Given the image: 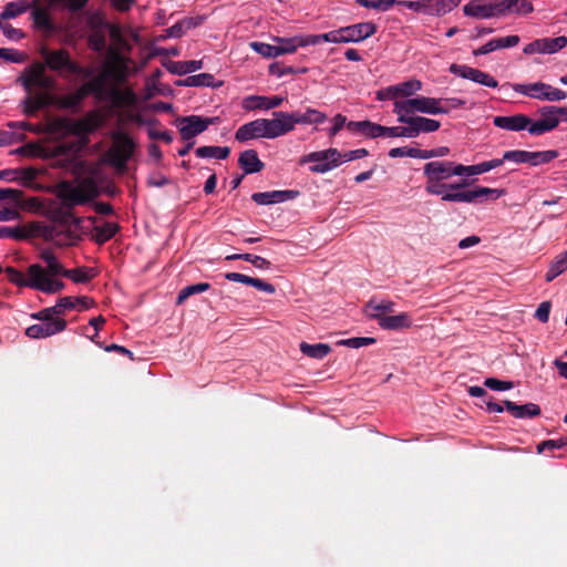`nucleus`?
I'll return each mask as SVG.
<instances>
[{
    "label": "nucleus",
    "instance_id": "obj_29",
    "mask_svg": "<svg viewBox=\"0 0 567 567\" xmlns=\"http://www.w3.org/2000/svg\"><path fill=\"white\" fill-rule=\"evenodd\" d=\"M120 230V226L116 223L105 221L103 225L94 226L93 238L96 244L103 245L110 239H112L116 233Z\"/></svg>",
    "mask_w": 567,
    "mask_h": 567
},
{
    "label": "nucleus",
    "instance_id": "obj_5",
    "mask_svg": "<svg viewBox=\"0 0 567 567\" xmlns=\"http://www.w3.org/2000/svg\"><path fill=\"white\" fill-rule=\"evenodd\" d=\"M415 112L431 115L447 114L449 107L443 106V99L427 96H416L394 102L393 113L413 114Z\"/></svg>",
    "mask_w": 567,
    "mask_h": 567
},
{
    "label": "nucleus",
    "instance_id": "obj_57",
    "mask_svg": "<svg viewBox=\"0 0 567 567\" xmlns=\"http://www.w3.org/2000/svg\"><path fill=\"white\" fill-rule=\"evenodd\" d=\"M53 307L44 308L40 310L39 312L32 313V318L40 320L42 322H52V321H59L63 320L62 318H58L55 312H52Z\"/></svg>",
    "mask_w": 567,
    "mask_h": 567
},
{
    "label": "nucleus",
    "instance_id": "obj_22",
    "mask_svg": "<svg viewBox=\"0 0 567 567\" xmlns=\"http://www.w3.org/2000/svg\"><path fill=\"white\" fill-rule=\"evenodd\" d=\"M450 166L451 161L429 162L423 167V174L426 179L442 182L451 177Z\"/></svg>",
    "mask_w": 567,
    "mask_h": 567
},
{
    "label": "nucleus",
    "instance_id": "obj_56",
    "mask_svg": "<svg viewBox=\"0 0 567 567\" xmlns=\"http://www.w3.org/2000/svg\"><path fill=\"white\" fill-rule=\"evenodd\" d=\"M484 385L494 391H505L513 388V382L502 381L495 378H487L484 381Z\"/></svg>",
    "mask_w": 567,
    "mask_h": 567
},
{
    "label": "nucleus",
    "instance_id": "obj_33",
    "mask_svg": "<svg viewBox=\"0 0 567 567\" xmlns=\"http://www.w3.org/2000/svg\"><path fill=\"white\" fill-rule=\"evenodd\" d=\"M41 259L45 262L44 271L48 275L61 276L65 269L56 256L51 250H43L40 255Z\"/></svg>",
    "mask_w": 567,
    "mask_h": 567
},
{
    "label": "nucleus",
    "instance_id": "obj_28",
    "mask_svg": "<svg viewBox=\"0 0 567 567\" xmlns=\"http://www.w3.org/2000/svg\"><path fill=\"white\" fill-rule=\"evenodd\" d=\"M32 268H33V264L28 267L25 274H23L22 271L16 269L13 267H7L4 271H6L7 277L10 282H12L19 287H28V288L32 289V280H33Z\"/></svg>",
    "mask_w": 567,
    "mask_h": 567
},
{
    "label": "nucleus",
    "instance_id": "obj_1",
    "mask_svg": "<svg viewBox=\"0 0 567 567\" xmlns=\"http://www.w3.org/2000/svg\"><path fill=\"white\" fill-rule=\"evenodd\" d=\"M40 55L43 62L35 61L31 63L17 79V83L27 93L22 101L23 113L27 116H33L39 111L53 104L52 91L55 90L56 81L53 76L47 74V69L59 73L63 71L69 73L73 62L65 49L50 50L42 47Z\"/></svg>",
    "mask_w": 567,
    "mask_h": 567
},
{
    "label": "nucleus",
    "instance_id": "obj_55",
    "mask_svg": "<svg viewBox=\"0 0 567 567\" xmlns=\"http://www.w3.org/2000/svg\"><path fill=\"white\" fill-rule=\"evenodd\" d=\"M23 193L14 188H0V202L9 199L12 203L19 204L22 199Z\"/></svg>",
    "mask_w": 567,
    "mask_h": 567
},
{
    "label": "nucleus",
    "instance_id": "obj_46",
    "mask_svg": "<svg viewBox=\"0 0 567 567\" xmlns=\"http://www.w3.org/2000/svg\"><path fill=\"white\" fill-rule=\"evenodd\" d=\"M250 47L265 58H277L279 56L278 48L276 44H267L264 42H251Z\"/></svg>",
    "mask_w": 567,
    "mask_h": 567
},
{
    "label": "nucleus",
    "instance_id": "obj_54",
    "mask_svg": "<svg viewBox=\"0 0 567 567\" xmlns=\"http://www.w3.org/2000/svg\"><path fill=\"white\" fill-rule=\"evenodd\" d=\"M505 162H513L516 164H527V151L513 150L504 153Z\"/></svg>",
    "mask_w": 567,
    "mask_h": 567
},
{
    "label": "nucleus",
    "instance_id": "obj_34",
    "mask_svg": "<svg viewBox=\"0 0 567 567\" xmlns=\"http://www.w3.org/2000/svg\"><path fill=\"white\" fill-rule=\"evenodd\" d=\"M567 270V250L563 254L558 255L549 266L548 271L546 272L545 279L547 282L553 281L559 275Z\"/></svg>",
    "mask_w": 567,
    "mask_h": 567
},
{
    "label": "nucleus",
    "instance_id": "obj_62",
    "mask_svg": "<svg viewBox=\"0 0 567 567\" xmlns=\"http://www.w3.org/2000/svg\"><path fill=\"white\" fill-rule=\"evenodd\" d=\"M561 447H564V442H563L561 437L558 440H546V441L540 442L537 445V453H543L545 451H553L555 449H561Z\"/></svg>",
    "mask_w": 567,
    "mask_h": 567
},
{
    "label": "nucleus",
    "instance_id": "obj_9",
    "mask_svg": "<svg viewBox=\"0 0 567 567\" xmlns=\"http://www.w3.org/2000/svg\"><path fill=\"white\" fill-rule=\"evenodd\" d=\"M181 124L179 134L184 141H189L208 128L209 125L217 124L219 117H203L199 115H188L178 118Z\"/></svg>",
    "mask_w": 567,
    "mask_h": 567
},
{
    "label": "nucleus",
    "instance_id": "obj_61",
    "mask_svg": "<svg viewBox=\"0 0 567 567\" xmlns=\"http://www.w3.org/2000/svg\"><path fill=\"white\" fill-rule=\"evenodd\" d=\"M248 286H251V287H254L260 291H264L266 293H269V295H272L276 291V288L274 285H271L267 281H264L259 278L250 277Z\"/></svg>",
    "mask_w": 567,
    "mask_h": 567
},
{
    "label": "nucleus",
    "instance_id": "obj_27",
    "mask_svg": "<svg viewBox=\"0 0 567 567\" xmlns=\"http://www.w3.org/2000/svg\"><path fill=\"white\" fill-rule=\"evenodd\" d=\"M164 66L173 74L184 75L200 70L203 68V61H168L164 63Z\"/></svg>",
    "mask_w": 567,
    "mask_h": 567
},
{
    "label": "nucleus",
    "instance_id": "obj_60",
    "mask_svg": "<svg viewBox=\"0 0 567 567\" xmlns=\"http://www.w3.org/2000/svg\"><path fill=\"white\" fill-rule=\"evenodd\" d=\"M248 286H251V287H254L260 291H264L266 293H269V295H272L276 291V288L274 285H271L267 281H264L259 278L250 277Z\"/></svg>",
    "mask_w": 567,
    "mask_h": 567
},
{
    "label": "nucleus",
    "instance_id": "obj_50",
    "mask_svg": "<svg viewBox=\"0 0 567 567\" xmlns=\"http://www.w3.org/2000/svg\"><path fill=\"white\" fill-rule=\"evenodd\" d=\"M361 135L368 138H377L380 136H384V126L365 120Z\"/></svg>",
    "mask_w": 567,
    "mask_h": 567
},
{
    "label": "nucleus",
    "instance_id": "obj_18",
    "mask_svg": "<svg viewBox=\"0 0 567 567\" xmlns=\"http://www.w3.org/2000/svg\"><path fill=\"white\" fill-rule=\"evenodd\" d=\"M299 190L293 189L260 192L254 193L251 195V199L258 205H271L295 199L296 197L299 196Z\"/></svg>",
    "mask_w": 567,
    "mask_h": 567
},
{
    "label": "nucleus",
    "instance_id": "obj_25",
    "mask_svg": "<svg viewBox=\"0 0 567 567\" xmlns=\"http://www.w3.org/2000/svg\"><path fill=\"white\" fill-rule=\"evenodd\" d=\"M293 126L296 124H321L327 115L316 109L308 107L305 112L296 111L290 113Z\"/></svg>",
    "mask_w": 567,
    "mask_h": 567
},
{
    "label": "nucleus",
    "instance_id": "obj_7",
    "mask_svg": "<svg viewBox=\"0 0 567 567\" xmlns=\"http://www.w3.org/2000/svg\"><path fill=\"white\" fill-rule=\"evenodd\" d=\"M135 150L133 140L126 134H117L114 143L107 152L109 163L117 171L125 172L127 162Z\"/></svg>",
    "mask_w": 567,
    "mask_h": 567
},
{
    "label": "nucleus",
    "instance_id": "obj_49",
    "mask_svg": "<svg viewBox=\"0 0 567 567\" xmlns=\"http://www.w3.org/2000/svg\"><path fill=\"white\" fill-rule=\"evenodd\" d=\"M385 137H408L413 138L410 125L402 126H384Z\"/></svg>",
    "mask_w": 567,
    "mask_h": 567
},
{
    "label": "nucleus",
    "instance_id": "obj_35",
    "mask_svg": "<svg viewBox=\"0 0 567 567\" xmlns=\"http://www.w3.org/2000/svg\"><path fill=\"white\" fill-rule=\"evenodd\" d=\"M300 351L307 357L323 359L331 352V347L327 343L310 344L307 342H301Z\"/></svg>",
    "mask_w": 567,
    "mask_h": 567
},
{
    "label": "nucleus",
    "instance_id": "obj_64",
    "mask_svg": "<svg viewBox=\"0 0 567 567\" xmlns=\"http://www.w3.org/2000/svg\"><path fill=\"white\" fill-rule=\"evenodd\" d=\"M550 307L549 301L542 302L535 312V318L540 322L546 323L549 319Z\"/></svg>",
    "mask_w": 567,
    "mask_h": 567
},
{
    "label": "nucleus",
    "instance_id": "obj_26",
    "mask_svg": "<svg viewBox=\"0 0 567 567\" xmlns=\"http://www.w3.org/2000/svg\"><path fill=\"white\" fill-rule=\"evenodd\" d=\"M463 12L465 16L476 19H488L494 17L491 2L483 3L481 0H472L466 3L463 8Z\"/></svg>",
    "mask_w": 567,
    "mask_h": 567
},
{
    "label": "nucleus",
    "instance_id": "obj_4",
    "mask_svg": "<svg viewBox=\"0 0 567 567\" xmlns=\"http://www.w3.org/2000/svg\"><path fill=\"white\" fill-rule=\"evenodd\" d=\"M100 195L97 185L92 179H85L79 186H72L68 182L59 185L58 197L63 207L72 210L78 205H84Z\"/></svg>",
    "mask_w": 567,
    "mask_h": 567
},
{
    "label": "nucleus",
    "instance_id": "obj_53",
    "mask_svg": "<svg viewBox=\"0 0 567 567\" xmlns=\"http://www.w3.org/2000/svg\"><path fill=\"white\" fill-rule=\"evenodd\" d=\"M243 260L252 264L258 269H269L271 267V262L266 258L249 252L244 254Z\"/></svg>",
    "mask_w": 567,
    "mask_h": 567
},
{
    "label": "nucleus",
    "instance_id": "obj_3",
    "mask_svg": "<svg viewBox=\"0 0 567 567\" xmlns=\"http://www.w3.org/2000/svg\"><path fill=\"white\" fill-rule=\"evenodd\" d=\"M425 190L431 195H442V200L454 203H483L486 200H496L505 195L504 189L488 188L477 186L465 192H446V184L441 181L426 179Z\"/></svg>",
    "mask_w": 567,
    "mask_h": 567
},
{
    "label": "nucleus",
    "instance_id": "obj_37",
    "mask_svg": "<svg viewBox=\"0 0 567 567\" xmlns=\"http://www.w3.org/2000/svg\"><path fill=\"white\" fill-rule=\"evenodd\" d=\"M558 156V152L555 150L528 152L527 151V164L537 166L540 164H547Z\"/></svg>",
    "mask_w": 567,
    "mask_h": 567
},
{
    "label": "nucleus",
    "instance_id": "obj_40",
    "mask_svg": "<svg viewBox=\"0 0 567 567\" xmlns=\"http://www.w3.org/2000/svg\"><path fill=\"white\" fill-rule=\"evenodd\" d=\"M544 54H553L567 47V37L542 38Z\"/></svg>",
    "mask_w": 567,
    "mask_h": 567
},
{
    "label": "nucleus",
    "instance_id": "obj_59",
    "mask_svg": "<svg viewBox=\"0 0 567 567\" xmlns=\"http://www.w3.org/2000/svg\"><path fill=\"white\" fill-rule=\"evenodd\" d=\"M493 41H494L496 50L505 49V48H513L519 43V37L518 35H507L504 38L493 39Z\"/></svg>",
    "mask_w": 567,
    "mask_h": 567
},
{
    "label": "nucleus",
    "instance_id": "obj_20",
    "mask_svg": "<svg viewBox=\"0 0 567 567\" xmlns=\"http://www.w3.org/2000/svg\"><path fill=\"white\" fill-rule=\"evenodd\" d=\"M493 124L502 130L519 132L528 130L533 122L527 115L519 113L512 116H495Z\"/></svg>",
    "mask_w": 567,
    "mask_h": 567
},
{
    "label": "nucleus",
    "instance_id": "obj_31",
    "mask_svg": "<svg viewBox=\"0 0 567 567\" xmlns=\"http://www.w3.org/2000/svg\"><path fill=\"white\" fill-rule=\"evenodd\" d=\"M195 154L199 158H218L225 159L230 154L228 146H200L195 150Z\"/></svg>",
    "mask_w": 567,
    "mask_h": 567
},
{
    "label": "nucleus",
    "instance_id": "obj_6",
    "mask_svg": "<svg viewBox=\"0 0 567 567\" xmlns=\"http://www.w3.org/2000/svg\"><path fill=\"white\" fill-rule=\"evenodd\" d=\"M512 87L518 94L540 101L556 102L565 100L567 96L565 91L544 82H535L528 84L515 83L512 85Z\"/></svg>",
    "mask_w": 567,
    "mask_h": 567
},
{
    "label": "nucleus",
    "instance_id": "obj_11",
    "mask_svg": "<svg viewBox=\"0 0 567 567\" xmlns=\"http://www.w3.org/2000/svg\"><path fill=\"white\" fill-rule=\"evenodd\" d=\"M306 162L315 163L310 167L313 173H327L340 165V152L337 148H328L324 151L310 153Z\"/></svg>",
    "mask_w": 567,
    "mask_h": 567
},
{
    "label": "nucleus",
    "instance_id": "obj_16",
    "mask_svg": "<svg viewBox=\"0 0 567 567\" xmlns=\"http://www.w3.org/2000/svg\"><path fill=\"white\" fill-rule=\"evenodd\" d=\"M370 318L378 321V324L384 330H404L409 329L413 324V319L410 313L401 312L399 315H382V313H370Z\"/></svg>",
    "mask_w": 567,
    "mask_h": 567
},
{
    "label": "nucleus",
    "instance_id": "obj_44",
    "mask_svg": "<svg viewBox=\"0 0 567 567\" xmlns=\"http://www.w3.org/2000/svg\"><path fill=\"white\" fill-rule=\"evenodd\" d=\"M399 2L398 0H355V3L361 7L381 11H388L394 4H399Z\"/></svg>",
    "mask_w": 567,
    "mask_h": 567
},
{
    "label": "nucleus",
    "instance_id": "obj_52",
    "mask_svg": "<svg viewBox=\"0 0 567 567\" xmlns=\"http://www.w3.org/2000/svg\"><path fill=\"white\" fill-rule=\"evenodd\" d=\"M0 238L25 239L27 234L20 227L0 226Z\"/></svg>",
    "mask_w": 567,
    "mask_h": 567
},
{
    "label": "nucleus",
    "instance_id": "obj_19",
    "mask_svg": "<svg viewBox=\"0 0 567 567\" xmlns=\"http://www.w3.org/2000/svg\"><path fill=\"white\" fill-rule=\"evenodd\" d=\"M235 138L240 143L252 138H266L265 118H258L241 125L236 131Z\"/></svg>",
    "mask_w": 567,
    "mask_h": 567
},
{
    "label": "nucleus",
    "instance_id": "obj_51",
    "mask_svg": "<svg viewBox=\"0 0 567 567\" xmlns=\"http://www.w3.org/2000/svg\"><path fill=\"white\" fill-rule=\"evenodd\" d=\"M0 58L11 63H23L27 54L14 49L0 48Z\"/></svg>",
    "mask_w": 567,
    "mask_h": 567
},
{
    "label": "nucleus",
    "instance_id": "obj_14",
    "mask_svg": "<svg viewBox=\"0 0 567 567\" xmlns=\"http://www.w3.org/2000/svg\"><path fill=\"white\" fill-rule=\"evenodd\" d=\"M274 118H265L266 138H276L293 131L290 113L274 112Z\"/></svg>",
    "mask_w": 567,
    "mask_h": 567
},
{
    "label": "nucleus",
    "instance_id": "obj_39",
    "mask_svg": "<svg viewBox=\"0 0 567 567\" xmlns=\"http://www.w3.org/2000/svg\"><path fill=\"white\" fill-rule=\"evenodd\" d=\"M210 288L208 282H198L184 287L176 299L177 305L184 303L190 296L207 291Z\"/></svg>",
    "mask_w": 567,
    "mask_h": 567
},
{
    "label": "nucleus",
    "instance_id": "obj_41",
    "mask_svg": "<svg viewBox=\"0 0 567 567\" xmlns=\"http://www.w3.org/2000/svg\"><path fill=\"white\" fill-rule=\"evenodd\" d=\"M396 96H411L422 89V83L419 80H410L394 85Z\"/></svg>",
    "mask_w": 567,
    "mask_h": 567
},
{
    "label": "nucleus",
    "instance_id": "obj_21",
    "mask_svg": "<svg viewBox=\"0 0 567 567\" xmlns=\"http://www.w3.org/2000/svg\"><path fill=\"white\" fill-rule=\"evenodd\" d=\"M285 101V97L262 96V95H249L243 100V107L247 111L254 110H271L280 106Z\"/></svg>",
    "mask_w": 567,
    "mask_h": 567
},
{
    "label": "nucleus",
    "instance_id": "obj_24",
    "mask_svg": "<svg viewBox=\"0 0 567 567\" xmlns=\"http://www.w3.org/2000/svg\"><path fill=\"white\" fill-rule=\"evenodd\" d=\"M504 406L508 413H511L516 419H528L540 415V408L535 403H526L523 405H517L516 403L506 400L504 401Z\"/></svg>",
    "mask_w": 567,
    "mask_h": 567
},
{
    "label": "nucleus",
    "instance_id": "obj_10",
    "mask_svg": "<svg viewBox=\"0 0 567 567\" xmlns=\"http://www.w3.org/2000/svg\"><path fill=\"white\" fill-rule=\"evenodd\" d=\"M32 275V289L34 290L52 295L60 292L65 288V284L58 279V276L48 275V272L44 271L43 266L40 264H33Z\"/></svg>",
    "mask_w": 567,
    "mask_h": 567
},
{
    "label": "nucleus",
    "instance_id": "obj_45",
    "mask_svg": "<svg viewBox=\"0 0 567 567\" xmlns=\"http://www.w3.org/2000/svg\"><path fill=\"white\" fill-rule=\"evenodd\" d=\"M375 343V339L374 338H370V337H354V338H350V339H343V340H340L338 341V346H344V347H349V348H352V349H359L361 347H367V346H371Z\"/></svg>",
    "mask_w": 567,
    "mask_h": 567
},
{
    "label": "nucleus",
    "instance_id": "obj_36",
    "mask_svg": "<svg viewBox=\"0 0 567 567\" xmlns=\"http://www.w3.org/2000/svg\"><path fill=\"white\" fill-rule=\"evenodd\" d=\"M179 86H214V75L210 73H199L189 75L185 80L176 82Z\"/></svg>",
    "mask_w": 567,
    "mask_h": 567
},
{
    "label": "nucleus",
    "instance_id": "obj_23",
    "mask_svg": "<svg viewBox=\"0 0 567 567\" xmlns=\"http://www.w3.org/2000/svg\"><path fill=\"white\" fill-rule=\"evenodd\" d=\"M238 165L244 171V175L258 173L265 167V164L259 159L257 152L251 148L240 153Z\"/></svg>",
    "mask_w": 567,
    "mask_h": 567
},
{
    "label": "nucleus",
    "instance_id": "obj_8",
    "mask_svg": "<svg viewBox=\"0 0 567 567\" xmlns=\"http://www.w3.org/2000/svg\"><path fill=\"white\" fill-rule=\"evenodd\" d=\"M462 0H421L409 1L402 0L399 6H403L415 12H423L429 16H443L454 8L458 7Z\"/></svg>",
    "mask_w": 567,
    "mask_h": 567
},
{
    "label": "nucleus",
    "instance_id": "obj_13",
    "mask_svg": "<svg viewBox=\"0 0 567 567\" xmlns=\"http://www.w3.org/2000/svg\"><path fill=\"white\" fill-rule=\"evenodd\" d=\"M538 112L542 117L528 127L532 135L539 136L558 127L559 113H557V106L546 105L540 107Z\"/></svg>",
    "mask_w": 567,
    "mask_h": 567
},
{
    "label": "nucleus",
    "instance_id": "obj_2",
    "mask_svg": "<svg viewBox=\"0 0 567 567\" xmlns=\"http://www.w3.org/2000/svg\"><path fill=\"white\" fill-rule=\"evenodd\" d=\"M52 225L43 226L41 235L45 240L53 241L60 247L73 246L81 240L79 229L82 218L74 217L72 210L63 206L51 212Z\"/></svg>",
    "mask_w": 567,
    "mask_h": 567
},
{
    "label": "nucleus",
    "instance_id": "obj_30",
    "mask_svg": "<svg viewBox=\"0 0 567 567\" xmlns=\"http://www.w3.org/2000/svg\"><path fill=\"white\" fill-rule=\"evenodd\" d=\"M61 276L75 284H85L95 277V272L93 268L78 267L74 269H64Z\"/></svg>",
    "mask_w": 567,
    "mask_h": 567
},
{
    "label": "nucleus",
    "instance_id": "obj_58",
    "mask_svg": "<svg viewBox=\"0 0 567 567\" xmlns=\"http://www.w3.org/2000/svg\"><path fill=\"white\" fill-rule=\"evenodd\" d=\"M368 155H369V152L365 148H358V150L347 151L343 153L340 152V164H342L344 162L359 159V158L365 157Z\"/></svg>",
    "mask_w": 567,
    "mask_h": 567
},
{
    "label": "nucleus",
    "instance_id": "obj_47",
    "mask_svg": "<svg viewBox=\"0 0 567 567\" xmlns=\"http://www.w3.org/2000/svg\"><path fill=\"white\" fill-rule=\"evenodd\" d=\"M395 303L390 300H382L380 302L369 301L367 308L372 310L371 313L391 315L394 312Z\"/></svg>",
    "mask_w": 567,
    "mask_h": 567
},
{
    "label": "nucleus",
    "instance_id": "obj_12",
    "mask_svg": "<svg viewBox=\"0 0 567 567\" xmlns=\"http://www.w3.org/2000/svg\"><path fill=\"white\" fill-rule=\"evenodd\" d=\"M398 115V122L401 124L410 125L412 136L417 137L421 133L436 132L441 123L436 120L414 116L410 113H395Z\"/></svg>",
    "mask_w": 567,
    "mask_h": 567
},
{
    "label": "nucleus",
    "instance_id": "obj_43",
    "mask_svg": "<svg viewBox=\"0 0 567 567\" xmlns=\"http://www.w3.org/2000/svg\"><path fill=\"white\" fill-rule=\"evenodd\" d=\"M277 41V48L279 55L293 53L299 47H300V38L293 37V38H278Z\"/></svg>",
    "mask_w": 567,
    "mask_h": 567
},
{
    "label": "nucleus",
    "instance_id": "obj_32",
    "mask_svg": "<svg viewBox=\"0 0 567 567\" xmlns=\"http://www.w3.org/2000/svg\"><path fill=\"white\" fill-rule=\"evenodd\" d=\"M30 7L28 0H18L13 2H8L3 11L0 13V20H9L13 19L22 13H24Z\"/></svg>",
    "mask_w": 567,
    "mask_h": 567
},
{
    "label": "nucleus",
    "instance_id": "obj_17",
    "mask_svg": "<svg viewBox=\"0 0 567 567\" xmlns=\"http://www.w3.org/2000/svg\"><path fill=\"white\" fill-rule=\"evenodd\" d=\"M65 328V320L41 322L28 327L25 329V334L31 339H42L62 332Z\"/></svg>",
    "mask_w": 567,
    "mask_h": 567
},
{
    "label": "nucleus",
    "instance_id": "obj_15",
    "mask_svg": "<svg viewBox=\"0 0 567 567\" xmlns=\"http://www.w3.org/2000/svg\"><path fill=\"white\" fill-rule=\"evenodd\" d=\"M378 27L374 22H360L341 28L343 43H358L375 34Z\"/></svg>",
    "mask_w": 567,
    "mask_h": 567
},
{
    "label": "nucleus",
    "instance_id": "obj_38",
    "mask_svg": "<svg viewBox=\"0 0 567 567\" xmlns=\"http://www.w3.org/2000/svg\"><path fill=\"white\" fill-rule=\"evenodd\" d=\"M449 71L454 75L471 80L476 83H477L478 78L482 72L478 69H474V68H471L467 65L455 64V63L451 64Z\"/></svg>",
    "mask_w": 567,
    "mask_h": 567
},
{
    "label": "nucleus",
    "instance_id": "obj_63",
    "mask_svg": "<svg viewBox=\"0 0 567 567\" xmlns=\"http://www.w3.org/2000/svg\"><path fill=\"white\" fill-rule=\"evenodd\" d=\"M80 97L76 95L75 92L64 95L61 101L60 105L64 109H75L81 104Z\"/></svg>",
    "mask_w": 567,
    "mask_h": 567
},
{
    "label": "nucleus",
    "instance_id": "obj_48",
    "mask_svg": "<svg viewBox=\"0 0 567 567\" xmlns=\"http://www.w3.org/2000/svg\"><path fill=\"white\" fill-rule=\"evenodd\" d=\"M73 309H75L74 297H62L53 306L52 312H55L58 318H60V316H64L66 311H70Z\"/></svg>",
    "mask_w": 567,
    "mask_h": 567
},
{
    "label": "nucleus",
    "instance_id": "obj_42",
    "mask_svg": "<svg viewBox=\"0 0 567 567\" xmlns=\"http://www.w3.org/2000/svg\"><path fill=\"white\" fill-rule=\"evenodd\" d=\"M32 18L35 27L47 31L53 30V24L47 10L42 8H35L32 12Z\"/></svg>",
    "mask_w": 567,
    "mask_h": 567
}]
</instances>
